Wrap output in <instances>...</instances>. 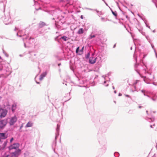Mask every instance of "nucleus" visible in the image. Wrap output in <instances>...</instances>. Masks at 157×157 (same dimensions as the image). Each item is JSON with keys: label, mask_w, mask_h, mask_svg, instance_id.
I'll list each match as a JSON object with an SVG mask.
<instances>
[{"label": "nucleus", "mask_w": 157, "mask_h": 157, "mask_svg": "<svg viewBox=\"0 0 157 157\" xmlns=\"http://www.w3.org/2000/svg\"><path fill=\"white\" fill-rule=\"evenodd\" d=\"M7 143V141H5L2 146V149H4L6 147Z\"/></svg>", "instance_id": "21"}, {"label": "nucleus", "mask_w": 157, "mask_h": 157, "mask_svg": "<svg viewBox=\"0 0 157 157\" xmlns=\"http://www.w3.org/2000/svg\"><path fill=\"white\" fill-rule=\"evenodd\" d=\"M146 112L147 114L148 115V111L147 110L146 111Z\"/></svg>", "instance_id": "58"}, {"label": "nucleus", "mask_w": 157, "mask_h": 157, "mask_svg": "<svg viewBox=\"0 0 157 157\" xmlns=\"http://www.w3.org/2000/svg\"><path fill=\"white\" fill-rule=\"evenodd\" d=\"M79 47H78L76 49V53L78 54V55H82L83 52V50L84 49V47L83 46L82 48L79 50Z\"/></svg>", "instance_id": "9"}, {"label": "nucleus", "mask_w": 157, "mask_h": 157, "mask_svg": "<svg viewBox=\"0 0 157 157\" xmlns=\"http://www.w3.org/2000/svg\"><path fill=\"white\" fill-rule=\"evenodd\" d=\"M116 44H115L113 45V48H114L116 47Z\"/></svg>", "instance_id": "57"}, {"label": "nucleus", "mask_w": 157, "mask_h": 157, "mask_svg": "<svg viewBox=\"0 0 157 157\" xmlns=\"http://www.w3.org/2000/svg\"><path fill=\"white\" fill-rule=\"evenodd\" d=\"M109 86V84H107L106 85H105L106 86Z\"/></svg>", "instance_id": "63"}, {"label": "nucleus", "mask_w": 157, "mask_h": 157, "mask_svg": "<svg viewBox=\"0 0 157 157\" xmlns=\"http://www.w3.org/2000/svg\"><path fill=\"white\" fill-rule=\"evenodd\" d=\"M87 9H88V10H93V9H90V8H87Z\"/></svg>", "instance_id": "52"}, {"label": "nucleus", "mask_w": 157, "mask_h": 157, "mask_svg": "<svg viewBox=\"0 0 157 157\" xmlns=\"http://www.w3.org/2000/svg\"><path fill=\"white\" fill-rule=\"evenodd\" d=\"M17 118L16 116H14L11 117L9 124L10 126H12L17 121Z\"/></svg>", "instance_id": "5"}, {"label": "nucleus", "mask_w": 157, "mask_h": 157, "mask_svg": "<svg viewBox=\"0 0 157 157\" xmlns=\"http://www.w3.org/2000/svg\"><path fill=\"white\" fill-rule=\"evenodd\" d=\"M29 53L31 55V56L30 57V58H32L33 57V51H29Z\"/></svg>", "instance_id": "26"}, {"label": "nucleus", "mask_w": 157, "mask_h": 157, "mask_svg": "<svg viewBox=\"0 0 157 157\" xmlns=\"http://www.w3.org/2000/svg\"><path fill=\"white\" fill-rule=\"evenodd\" d=\"M95 55V53H92L91 54V56H93H93H94V55Z\"/></svg>", "instance_id": "48"}, {"label": "nucleus", "mask_w": 157, "mask_h": 157, "mask_svg": "<svg viewBox=\"0 0 157 157\" xmlns=\"http://www.w3.org/2000/svg\"><path fill=\"white\" fill-rule=\"evenodd\" d=\"M19 144L18 143H14L12 145H10L8 147V149L9 151L13 149H15L16 150L18 149L19 147Z\"/></svg>", "instance_id": "4"}, {"label": "nucleus", "mask_w": 157, "mask_h": 157, "mask_svg": "<svg viewBox=\"0 0 157 157\" xmlns=\"http://www.w3.org/2000/svg\"><path fill=\"white\" fill-rule=\"evenodd\" d=\"M59 36H57L56 37H55V40L56 41H57L58 42H59Z\"/></svg>", "instance_id": "30"}, {"label": "nucleus", "mask_w": 157, "mask_h": 157, "mask_svg": "<svg viewBox=\"0 0 157 157\" xmlns=\"http://www.w3.org/2000/svg\"><path fill=\"white\" fill-rule=\"evenodd\" d=\"M98 142L102 150L104 152H105L106 150L107 147L106 139L104 137H101L99 139Z\"/></svg>", "instance_id": "1"}, {"label": "nucleus", "mask_w": 157, "mask_h": 157, "mask_svg": "<svg viewBox=\"0 0 157 157\" xmlns=\"http://www.w3.org/2000/svg\"><path fill=\"white\" fill-rule=\"evenodd\" d=\"M36 83H37L38 84L39 83V82H37V81H36Z\"/></svg>", "instance_id": "64"}, {"label": "nucleus", "mask_w": 157, "mask_h": 157, "mask_svg": "<svg viewBox=\"0 0 157 157\" xmlns=\"http://www.w3.org/2000/svg\"><path fill=\"white\" fill-rule=\"evenodd\" d=\"M141 91L142 93H143L145 92V90H141Z\"/></svg>", "instance_id": "46"}, {"label": "nucleus", "mask_w": 157, "mask_h": 157, "mask_svg": "<svg viewBox=\"0 0 157 157\" xmlns=\"http://www.w3.org/2000/svg\"><path fill=\"white\" fill-rule=\"evenodd\" d=\"M24 46L25 47V48H26L27 47L26 46V44L25 42L24 43Z\"/></svg>", "instance_id": "49"}, {"label": "nucleus", "mask_w": 157, "mask_h": 157, "mask_svg": "<svg viewBox=\"0 0 157 157\" xmlns=\"http://www.w3.org/2000/svg\"><path fill=\"white\" fill-rule=\"evenodd\" d=\"M11 19L9 15L5 16L4 20V22L6 25H8L10 23Z\"/></svg>", "instance_id": "6"}, {"label": "nucleus", "mask_w": 157, "mask_h": 157, "mask_svg": "<svg viewBox=\"0 0 157 157\" xmlns=\"http://www.w3.org/2000/svg\"><path fill=\"white\" fill-rule=\"evenodd\" d=\"M114 93L116 94V93H117V91H116V90H115V91H114Z\"/></svg>", "instance_id": "59"}, {"label": "nucleus", "mask_w": 157, "mask_h": 157, "mask_svg": "<svg viewBox=\"0 0 157 157\" xmlns=\"http://www.w3.org/2000/svg\"><path fill=\"white\" fill-rule=\"evenodd\" d=\"M7 137V135H6L5 133H0V139H5Z\"/></svg>", "instance_id": "13"}, {"label": "nucleus", "mask_w": 157, "mask_h": 157, "mask_svg": "<svg viewBox=\"0 0 157 157\" xmlns=\"http://www.w3.org/2000/svg\"><path fill=\"white\" fill-rule=\"evenodd\" d=\"M151 47H152V48L153 49H154V52L155 53V55L156 56V57L157 58V53L156 52V51H155V49H154V46L152 44H151Z\"/></svg>", "instance_id": "34"}, {"label": "nucleus", "mask_w": 157, "mask_h": 157, "mask_svg": "<svg viewBox=\"0 0 157 157\" xmlns=\"http://www.w3.org/2000/svg\"><path fill=\"white\" fill-rule=\"evenodd\" d=\"M22 39L24 41H25V40H28V42L30 44H32L34 41V39L33 38H32L31 37H29L28 36L26 35V34H25L23 35V37L22 38Z\"/></svg>", "instance_id": "2"}, {"label": "nucleus", "mask_w": 157, "mask_h": 157, "mask_svg": "<svg viewBox=\"0 0 157 157\" xmlns=\"http://www.w3.org/2000/svg\"><path fill=\"white\" fill-rule=\"evenodd\" d=\"M45 25V24L44 22H40L39 24V27L40 28H41Z\"/></svg>", "instance_id": "19"}, {"label": "nucleus", "mask_w": 157, "mask_h": 157, "mask_svg": "<svg viewBox=\"0 0 157 157\" xmlns=\"http://www.w3.org/2000/svg\"><path fill=\"white\" fill-rule=\"evenodd\" d=\"M59 39H62V40H63L64 41H66L68 40V38L67 37L65 36H61V37L59 38Z\"/></svg>", "instance_id": "18"}, {"label": "nucleus", "mask_w": 157, "mask_h": 157, "mask_svg": "<svg viewBox=\"0 0 157 157\" xmlns=\"http://www.w3.org/2000/svg\"><path fill=\"white\" fill-rule=\"evenodd\" d=\"M134 88L135 89V90H132V89H131L130 90V91L132 92H133L135 91H137L138 92V90L136 88V86H134Z\"/></svg>", "instance_id": "29"}, {"label": "nucleus", "mask_w": 157, "mask_h": 157, "mask_svg": "<svg viewBox=\"0 0 157 157\" xmlns=\"http://www.w3.org/2000/svg\"><path fill=\"white\" fill-rule=\"evenodd\" d=\"M90 52H89L87 54V55H85V58L86 59H88L90 58Z\"/></svg>", "instance_id": "22"}, {"label": "nucleus", "mask_w": 157, "mask_h": 157, "mask_svg": "<svg viewBox=\"0 0 157 157\" xmlns=\"http://www.w3.org/2000/svg\"><path fill=\"white\" fill-rule=\"evenodd\" d=\"M56 141L55 142H53L52 144V147H53V146H55L56 145Z\"/></svg>", "instance_id": "39"}, {"label": "nucleus", "mask_w": 157, "mask_h": 157, "mask_svg": "<svg viewBox=\"0 0 157 157\" xmlns=\"http://www.w3.org/2000/svg\"><path fill=\"white\" fill-rule=\"evenodd\" d=\"M147 121L149 122H153L155 121V119L153 117H152L151 118H148Z\"/></svg>", "instance_id": "24"}, {"label": "nucleus", "mask_w": 157, "mask_h": 157, "mask_svg": "<svg viewBox=\"0 0 157 157\" xmlns=\"http://www.w3.org/2000/svg\"><path fill=\"white\" fill-rule=\"evenodd\" d=\"M140 82V80H136L135 81V82L133 83V85L134 86H136V84Z\"/></svg>", "instance_id": "32"}, {"label": "nucleus", "mask_w": 157, "mask_h": 157, "mask_svg": "<svg viewBox=\"0 0 157 157\" xmlns=\"http://www.w3.org/2000/svg\"><path fill=\"white\" fill-rule=\"evenodd\" d=\"M33 56H36V54L34 53V52H33Z\"/></svg>", "instance_id": "53"}, {"label": "nucleus", "mask_w": 157, "mask_h": 157, "mask_svg": "<svg viewBox=\"0 0 157 157\" xmlns=\"http://www.w3.org/2000/svg\"><path fill=\"white\" fill-rule=\"evenodd\" d=\"M135 60L136 61V63L135 65V70L137 72V73H138L139 74H140V70L138 68V66H139V65H138L137 63V61L136 57L135 58Z\"/></svg>", "instance_id": "14"}, {"label": "nucleus", "mask_w": 157, "mask_h": 157, "mask_svg": "<svg viewBox=\"0 0 157 157\" xmlns=\"http://www.w3.org/2000/svg\"><path fill=\"white\" fill-rule=\"evenodd\" d=\"M98 57L100 58V59L99 58L97 59L96 62L98 61L97 63L96 64V66L97 67V68L98 69H99V68L101 67V58L99 56Z\"/></svg>", "instance_id": "11"}, {"label": "nucleus", "mask_w": 157, "mask_h": 157, "mask_svg": "<svg viewBox=\"0 0 157 157\" xmlns=\"http://www.w3.org/2000/svg\"><path fill=\"white\" fill-rule=\"evenodd\" d=\"M106 81H105L104 82V83L105 84V83H106Z\"/></svg>", "instance_id": "62"}, {"label": "nucleus", "mask_w": 157, "mask_h": 157, "mask_svg": "<svg viewBox=\"0 0 157 157\" xmlns=\"http://www.w3.org/2000/svg\"><path fill=\"white\" fill-rule=\"evenodd\" d=\"M61 65V63H59L58 64V66H59L60 65Z\"/></svg>", "instance_id": "56"}, {"label": "nucleus", "mask_w": 157, "mask_h": 157, "mask_svg": "<svg viewBox=\"0 0 157 157\" xmlns=\"http://www.w3.org/2000/svg\"><path fill=\"white\" fill-rule=\"evenodd\" d=\"M16 104L15 103L13 104L12 105L11 110L13 112H14L16 108Z\"/></svg>", "instance_id": "17"}, {"label": "nucleus", "mask_w": 157, "mask_h": 157, "mask_svg": "<svg viewBox=\"0 0 157 157\" xmlns=\"http://www.w3.org/2000/svg\"><path fill=\"white\" fill-rule=\"evenodd\" d=\"M23 124H22L21 125V126L20 127V130L22 129V128H23Z\"/></svg>", "instance_id": "38"}, {"label": "nucleus", "mask_w": 157, "mask_h": 157, "mask_svg": "<svg viewBox=\"0 0 157 157\" xmlns=\"http://www.w3.org/2000/svg\"><path fill=\"white\" fill-rule=\"evenodd\" d=\"M19 56L20 57H22V55H21V54L19 55Z\"/></svg>", "instance_id": "61"}, {"label": "nucleus", "mask_w": 157, "mask_h": 157, "mask_svg": "<svg viewBox=\"0 0 157 157\" xmlns=\"http://www.w3.org/2000/svg\"><path fill=\"white\" fill-rule=\"evenodd\" d=\"M119 154L118 152H116L114 153V156L115 157H119Z\"/></svg>", "instance_id": "28"}, {"label": "nucleus", "mask_w": 157, "mask_h": 157, "mask_svg": "<svg viewBox=\"0 0 157 157\" xmlns=\"http://www.w3.org/2000/svg\"><path fill=\"white\" fill-rule=\"evenodd\" d=\"M84 32L82 28L80 29L78 31L77 33L79 34H81L83 33Z\"/></svg>", "instance_id": "20"}, {"label": "nucleus", "mask_w": 157, "mask_h": 157, "mask_svg": "<svg viewBox=\"0 0 157 157\" xmlns=\"http://www.w3.org/2000/svg\"><path fill=\"white\" fill-rule=\"evenodd\" d=\"M21 32L19 31L18 33H17V35L18 36L21 37L22 36L23 37V35H22L21 33Z\"/></svg>", "instance_id": "23"}, {"label": "nucleus", "mask_w": 157, "mask_h": 157, "mask_svg": "<svg viewBox=\"0 0 157 157\" xmlns=\"http://www.w3.org/2000/svg\"><path fill=\"white\" fill-rule=\"evenodd\" d=\"M106 75H103V76H102V77L104 78V79H105V77H107V76H106Z\"/></svg>", "instance_id": "43"}, {"label": "nucleus", "mask_w": 157, "mask_h": 157, "mask_svg": "<svg viewBox=\"0 0 157 157\" xmlns=\"http://www.w3.org/2000/svg\"><path fill=\"white\" fill-rule=\"evenodd\" d=\"M2 50H3V52L5 56L7 57H8L9 55L8 54H7L3 49Z\"/></svg>", "instance_id": "31"}, {"label": "nucleus", "mask_w": 157, "mask_h": 157, "mask_svg": "<svg viewBox=\"0 0 157 157\" xmlns=\"http://www.w3.org/2000/svg\"><path fill=\"white\" fill-rule=\"evenodd\" d=\"M125 96L126 97H129V98H131L130 96L129 95H127V94H125Z\"/></svg>", "instance_id": "45"}, {"label": "nucleus", "mask_w": 157, "mask_h": 157, "mask_svg": "<svg viewBox=\"0 0 157 157\" xmlns=\"http://www.w3.org/2000/svg\"><path fill=\"white\" fill-rule=\"evenodd\" d=\"M47 74L46 72H44L43 73L40 75L39 79L40 80H42L43 78L45 77Z\"/></svg>", "instance_id": "16"}, {"label": "nucleus", "mask_w": 157, "mask_h": 157, "mask_svg": "<svg viewBox=\"0 0 157 157\" xmlns=\"http://www.w3.org/2000/svg\"><path fill=\"white\" fill-rule=\"evenodd\" d=\"M98 58L100 59V58L99 57H97L94 58L93 57L91 56L89 58V63L92 64H94L96 62L97 59Z\"/></svg>", "instance_id": "8"}, {"label": "nucleus", "mask_w": 157, "mask_h": 157, "mask_svg": "<svg viewBox=\"0 0 157 157\" xmlns=\"http://www.w3.org/2000/svg\"><path fill=\"white\" fill-rule=\"evenodd\" d=\"M7 123V121L5 120H1L0 121V130L3 129Z\"/></svg>", "instance_id": "7"}, {"label": "nucleus", "mask_w": 157, "mask_h": 157, "mask_svg": "<svg viewBox=\"0 0 157 157\" xmlns=\"http://www.w3.org/2000/svg\"><path fill=\"white\" fill-rule=\"evenodd\" d=\"M33 123L32 121H29L28 122L26 125L25 126V128L30 127L33 126Z\"/></svg>", "instance_id": "15"}, {"label": "nucleus", "mask_w": 157, "mask_h": 157, "mask_svg": "<svg viewBox=\"0 0 157 157\" xmlns=\"http://www.w3.org/2000/svg\"><path fill=\"white\" fill-rule=\"evenodd\" d=\"M112 14L115 17H117V12L116 11L113 12Z\"/></svg>", "instance_id": "33"}, {"label": "nucleus", "mask_w": 157, "mask_h": 157, "mask_svg": "<svg viewBox=\"0 0 157 157\" xmlns=\"http://www.w3.org/2000/svg\"><path fill=\"white\" fill-rule=\"evenodd\" d=\"M13 137H12L11 138V139H10V143H11L13 141Z\"/></svg>", "instance_id": "41"}, {"label": "nucleus", "mask_w": 157, "mask_h": 157, "mask_svg": "<svg viewBox=\"0 0 157 157\" xmlns=\"http://www.w3.org/2000/svg\"><path fill=\"white\" fill-rule=\"evenodd\" d=\"M139 30L143 35L146 36L145 33V32H143L142 31H140V30Z\"/></svg>", "instance_id": "35"}, {"label": "nucleus", "mask_w": 157, "mask_h": 157, "mask_svg": "<svg viewBox=\"0 0 157 157\" xmlns=\"http://www.w3.org/2000/svg\"><path fill=\"white\" fill-rule=\"evenodd\" d=\"M80 17L81 19H83V16L82 15H81V17Z\"/></svg>", "instance_id": "54"}, {"label": "nucleus", "mask_w": 157, "mask_h": 157, "mask_svg": "<svg viewBox=\"0 0 157 157\" xmlns=\"http://www.w3.org/2000/svg\"><path fill=\"white\" fill-rule=\"evenodd\" d=\"M3 2L2 1H0V3L2 4L3 6H4V5L3 4Z\"/></svg>", "instance_id": "42"}, {"label": "nucleus", "mask_w": 157, "mask_h": 157, "mask_svg": "<svg viewBox=\"0 0 157 157\" xmlns=\"http://www.w3.org/2000/svg\"><path fill=\"white\" fill-rule=\"evenodd\" d=\"M143 94H144V96H147V97H149V98H150V96H149V95H147V94H146L145 92H144V93H143Z\"/></svg>", "instance_id": "37"}, {"label": "nucleus", "mask_w": 157, "mask_h": 157, "mask_svg": "<svg viewBox=\"0 0 157 157\" xmlns=\"http://www.w3.org/2000/svg\"><path fill=\"white\" fill-rule=\"evenodd\" d=\"M97 35V34H95L93 35H92V34H91L89 36V39H92V38L94 37H95Z\"/></svg>", "instance_id": "25"}, {"label": "nucleus", "mask_w": 157, "mask_h": 157, "mask_svg": "<svg viewBox=\"0 0 157 157\" xmlns=\"http://www.w3.org/2000/svg\"><path fill=\"white\" fill-rule=\"evenodd\" d=\"M145 36V37H146V38L147 39H148V36Z\"/></svg>", "instance_id": "55"}, {"label": "nucleus", "mask_w": 157, "mask_h": 157, "mask_svg": "<svg viewBox=\"0 0 157 157\" xmlns=\"http://www.w3.org/2000/svg\"><path fill=\"white\" fill-rule=\"evenodd\" d=\"M118 96H122V94L120 93H119V94H118Z\"/></svg>", "instance_id": "50"}, {"label": "nucleus", "mask_w": 157, "mask_h": 157, "mask_svg": "<svg viewBox=\"0 0 157 157\" xmlns=\"http://www.w3.org/2000/svg\"><path fill=\"white\" fill-rule=\"evenodd\" d=\"M144 22H145V25H146V26L147 27H148V28H149V29H151L150 26H149L148 25H147V23H146L147 22H146V21H144Z\"/></svg>", "instance_id": "36"}, {"label": "nucleus", "mask_w": 157, "mask_h": 157, "mask_svg": "<svg viewBox=\"0 0 157 157\" xmlns=\"http://www.w3.org/2000/svg\"><path fill=\"white\" fill-rule=\"evenodd\" d=\"M144 82H145L146 83H147V84H150V83L147 82L145 81V79H144Z\"/></svg>", "instance_id": "51"}, {"label": "nucleus", "mask_w": 157, "mask_h": 157, "mask_svg": "<svg viewBox=\"0 0 157 157\" xmlns=\"http://www.w3.org/2000/svg\"><path fill=\"white\" fill-rule=\"evenodd\" d=\"M3 149H2V146H0V150H3Z\"/></svg>", "instance_id": "47"}, {"label": "nucleus", "mask_w": 157, "mask_h": 157, "mask_svg": "<svg viewBox=\"0 0 157 157\" xmlns=\"http://www.w3.org/2000/svg\"><path fill=\"white\" fill-rule=\"evenodd\" d=\"M149 98L151 99L154 101H156L155 99L154 98H153L150 97Z\"/></svg>", "instance_id": "40"}, {"label": "nucleus", "mask_w": 157, "mask_h": 157, "mask_svg": "<svg viewBox=\"0 0 157 157\" xmlns=\"http://www.w3.org/2000/svg\"><path fill=\"white\" fill-rule=\"evenodd\" d=\"M21 152V150L18 149L14 152H12V155L11 157H17L19 155L20 153Z\"/></svg>", "instance_id": "10"}, {"label": "nucleus", "mask_w": 157, "mask_h": 157, "mask_svg": "<svg viewBox=\"0 0 157 157\" xmlns=\"http://www.w3.org/2000/svg\"><path fill=\"white\" fill-rule=\"evenodd\" d=\"M101 21H103V22L106 21L107 20L110 21V20H109L108 19H107V18H105L104 17H101Z\"/></svg>", "instance_id": "27"}, {"label": "nucleus", "mask_w": 157, "mask_h": 157, "mask_svg": "<svg viewBox=\"0 0 157 157\" xmlns=\"http://www.w3.org/2000/svg\"><path fill=\"white\" fill-rule=\"evenodd\" d=\"M155 123H154V124H152V125H150V126L151 128H153V127H152V126H155Z\"/></svg>", "instance_id": "44"}, {"label": "nucleus", "mask_w": 157, "mask_h": 157, "mask_svg": "<svg viewBox=\"0 0 157 157\" xmlns=\"http://www.w3.org/2000/svg\"><path fill=\"white\" fill-rule=\"evenodd\" d=\"M60 126L58 124H57V128L56 129V133L55 136V140H56V138L58 137L59 135V130Z\"/></svg>", "instance_id": "12"}, {"label": "nucleus", "mask_w": 157, "mask_h": 157, "mask_svg": "<svg viewBox=\"0 0 157 157\" xmlns=\"http://www.w3.org/2000/svg\"><path fill=\"white\" fill-rule=\"evenodd\" d=\"M142 106H139V108H142Z\"/></svg>", "instance_id": "60"}, {"label": "nucleus", "mask_w": 157, "mask_h": 157, "mask_svg": "<svg viewBox=\"0 0 157 157\" xmlns=\"http://www.w3.org/2000/svg\"><path fill=\"white\" fill-rule=\"evenodd\" d=\"M8 111L6 109L0 107V117L1 118L5 117Z\"/></svg>", "instance_id": "3"}]
</instances>
